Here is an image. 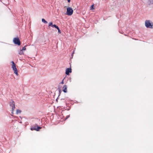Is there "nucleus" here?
I'll return each mask as SVG.
<instances>
[{
  "label": "nucleus",
  "mask_w": 153,
  "mask_h": 153,
  "mask_svg": "<svg viewBox=\"0 0 153 153\" xmlns=\"http://www.w3.org/2000/svg\"><path fill=\"white\" fill-rule=\"evenodd\" d=\"M12 63V68L13 70L14 71V73L17 75H18V71L17 68H16V64L14 63L13 61L11 62Z\"/></svg>",
  "instance_id": "1"
},
{
  "label": "nucleus",
  "mask_w": 153,
  "mask_h": 153,
  "mask_svg": "<svg viewBox=\"0 0 153 153\" xmlns=\"http://www.w3.org/2000/svg\"><path fill=\"white\" fill-rule=\"evenodd\" d=\"M73 10L72 8L68 7L67 8L66 14L68 16H71L73 13Z\"/></svg>",
  "instance_id": "2"
},
{
  "label": "nucleus",
  "mask_w": 153,
  "mask_h": 153,
  "mask_svg": "<svg viewBox=\"0 0 153 153\" xmlns=\"http://www.w3.org/2000/svg\"><path fill=\"white\" fill-rule=\"evenodd\" d=\"M42 128L40 126H38L37 125H35L30 128L31 130H36V131H39V129H41Z\"/></svg>",
  "instance_id": "3"
},
{
  "label": "nucleus",
  "mask_w": 153,
  "mask_h": 153,
  "mask_svg": "<svg viewBox=\"0 0 153 153\" xmlns=\"http://www.w3.org/2000/svg\"><path fill=\"white\" fill-rule=\"evenodd\" d=\"M146 26L147 28H152V25L151 23L149 20H146L145 22Z\"/></svg>",
  "instance_id": "4"
},
{
  "label": "nucleus",
  "mask_w": 153,
  "mask_h": 153,
  "mask_svg": "<svg viewBox=\"0 0 153 153\" xmlns=\"http://www.w3.org/2000/svg\"><path fill=\"white\" fill-rule=\"evenodd\" d=\"M13 42L14 43L18 45H19L21 44V42L18 38H14L13 39Z\"/></svg>",
  "instance_id": "5"
},
{
  "label": "nucleus",
  "mask_w": 153,
  "mask_h": 153,
  "mask_svg": "<svg viewBox=\"0 0 153 153\" xmlns=\"http://www.w3.org/2000/svg\"><path fill=\"white\" fill-rule=\"evenodd\" d=\"M10 105L12 107V110L13 111L15 108V103L13 100H11L10 103Z\"/></svg>",
  "instance_id": "6"
},
{
  "label": "nucleus",
  "mask_w": 153,
  "mask_h": 153,
  "mask_svg": "<svg viewBox=\"0 0 153 153\" xmlns=\"http://www.w3.org/2000/svg\"><path fill=\"white\" fill-rule=\"evenodd\" d=\"M71 72V68H67L66 70L65 73L67 75H69L70 73Z\"/></svg>",
  "instance_id": "7"
},
{
  "label": "nucleus",
  "mask_w": 153,
  "mask_h": 153,
  "mask_svg": "<svg viewBox=\"0 0 153 153\" xmlns=\"http://www.w3.org/2000/svg\"><path fill=\"white\" fill-rule=\"evenodd\" d=\"M51 26L52 27H54L56 28H57L58 26L55 25H53V23L52 22H50L48 25V27Z\"/></svg>",
  "instance_id": "8"
},
{
  "label": "nucleus",
  "mask_w": 153,
  "mask_h": 153,
  "mask_svg": "<svg viewBox=\"0 0 153 153\" xmlns=\"http://www.w3.org/2000/svg\"><path fill=\"white\" fill-rule=\"evenodd\" d=\"M62 90L64 92L66 93L67 92V86L66 85H64L62 87Z\"/></svg>",
  "instance_id": "9"
},
{
  "label": "nucleus",
  "mask_w": 153,
  "mask_h": 153,
  "mask_svg": "<svg viewBox=\"0 0 153 153\" xmlns=\"http://www.w3.org/2000/svg\"><path fill=\"white\" fill-rule=\"evenodd\" d=\"M42 22L45 23L47 24L48 23L47 22V21H46L44 19H42Z\"/></svg>",
  "instance_id": "10"
},
{
  "label": "nucleus",
  "mask_w": 153,
  "mask_h": 153,
  "mask_svg": "<svg viewBox=\"0 0 153 153\" xmlns=\"http://www.w3.org/2000/svg\"><path fill=\"white\" fill-rule=\"evenodd\" d=\"M19 54L21 55L22 54H24V53L22 50H21L19 52Z\"/></svg>",
  "instance_id": "11"
},
{
  "label": "nucleus",
  "mask_w": 153,
  "mask_h": 153,
  "mask_svg": "<svg viewBox=\"0 0 153 153\" xmlns=\"http://www.w3.org/2000/svg\"><path fill=\"white\" fill-rule=\"evenodd\" d=\"M21 112V111L19 110H17L16 111V114H18L19 113H20Z\"/></svg>",
  "instance_id": "12"
},
{
  "label": "nucleus",
  "mask_w": 153,
  "mask_h": 153,
  "mask_svg": "<svg viewBox=\"0 0 153 153\" xmlns=\"http://www.w3.org/2000/svg\"><path fill=\"white\" fill-rule=\"evenodd\" d=\"M56 29H57V30H58V33H61V31L59 29L58 27L56 28Z\"/></svg>",
  "instance_id": "13"
},
{
  "label": "nucleus",
  "mask_w": 153,
  "mask_h": 153,
  "mask_svg": "<svg viewBox=\"0 0 153 153\" xmlns=\"http://www.w3.org/2000/svg\"><path fill=\"white\" fill-rule=\"evenodd\" d=\"M94 4H93V5H91V10H93V9H94Z\"/></svg>",
  "instance_id": "14"
},
{
  "label": "nucleus",
  "mask_w": 153,
  "mask_h": 153,
  "mask_svg": "<svg viewBox=\"0 0 153 153\" xmlns=\"http://www.w3.org/2000/svg\"><path fill=\"white\" fill-rule=\"evenodd\" d=\"M25 46H24L22 48V49L21 50L22 51L23 50H26Z\"/></svg>",
  "instance_id": "15"
},
{
  "label": "nucleus",
  "mask_w": 153,
  "mask_h": 153,
  "mask_svg": "<svg viewBox=\"0 0 153 153\" xmlns=\"http://www.w3.org/2000/svg\"><path fill=\"white\" fill-rule=\"evenodd\" d=\"M64 79L62 80V81L61 82V83L62 84H64Z\"/></svg>",
  "instance_id": "16"
},
{
  "label": "nucleus",
  "mask_w": 153,
  "mask_h": 153,
  "mask_svg": "<svg viewBox=\"0 0 153 153\" xmlns=\"http://www.w3.org/2000/svg\"><path fill=\"white\" fill-rule=\"evenodd\" d=\"M68 2L70 3L71 1V0H68Z\"/></svg>",
  "instance_id": "17"
},
{
  "label": "nucleus",
  "mask_w": 153,
  "mask_h": 153,
  "mask_svg": "<svg viewBox=\"0 0 153 153\" xmlns=\"http://www.w3.org/2000/svg\"><path fill=\"white\" fill-rule=\"evenodd\" d=\"M13 111L12 110V112H11L12 114H13Z\"/></svg>",
  "instance_id": "18"
},
{
  "label": "nucleus",
  "mask_w": 153,
  "mask_h": 153,
  "mask_svg": "<svg viewBox=\"0 0 153 153\" xmlns=\"http://www.w3.org/2000/svg\"><path fill=\"white\" fill-rule=\"evenodd\" d=\"M74 51H73V53H72V54H74Z\"/></svg>",
  "instance_id": "19"
}]
</instances>
